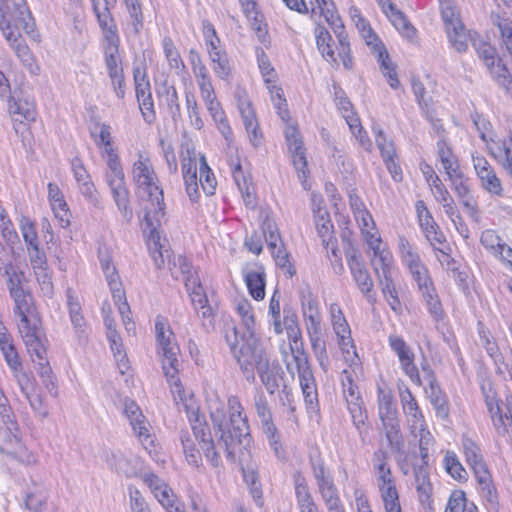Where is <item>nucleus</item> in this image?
Instances as JSON below:
<instances>
[{"instance_id": "obj_1", "label": "nucleus", "mask_w": 512, "mask_h": 512, "mask_svg": "<svg viewBox=\"0 0 512 512\" xmlns=\"http://www.w3.org/2000/svg\"><path fill=\"white\" fill-rule=\"evenodd\" d=\"M227 408L228 415L224 404L221 402H217L210 407V418L217 437L216 443L212 438L205 416L201 415L198 410L188 412L193 436L200 444L207 461L213 467H219L222 463L217 447L224 450L227 460L235 462L236 447L242 446L247 449L252 440L248 419L244 414L240 399L235 395L229 396Z\"/></svg>"}, {"instance_id": "obj_2", "label": "nucleus", "mask_w": 512, "mask_h": 512, "mask_svg": "<svg viewBox=\"0 0 512 512\" xmlns=\"http://www.w3.org/2000/svg\"><path fill=\"white\" fill-rule=\"evenodd\" d=\"M13 27L22 29L26 34L33 37L35 22L23 0L3 1L0 7V29L22 65L32 75H38L40 67L36 63L31 49L21 35L14 32Z\"/></svg>"}, {"instance_id": "obj_3", "label": "nucleus", "mask_w": 512, "mask_h": 512, "mask_svg": "<svg viewBox=\"0 0 512 512\" xmlns=\"http://www.w3.org/2000/svg\"><path fill=\"white\" fill-rule=\"evenodd\" d=\"M225 341L244 378L250 383L255 382V370L268 360L260 340L254 332H241L233 325L226 328Z\"/></svg>"}, {"instance_id": "obj_4", "label": "nucleus", "mask_w": 512, "mask_h": 512, "mask_svg": "<svg viewBox=\"0 0 512 512\" xmlns=\"http://www.w3.org/2000/svg\"><path fill=\"white\" fill-rule=\"evenodd\" d=\"M286 332L289 339V349L292 353V360L295 364V366L292 367L291 363L286 362V368L291 375H294L295 371L297 372L306 407L311 412H316L319 408L317 385L308 361V356L303 349L300 328L289 329L286 330Z\"/></svg>"}, {"instance_id": "obj_5", "label": "nucleus", "mask_w": 512, "mask_h": 512, "mask_svg": "<svg viewBox=\"0 0 512 512\" xmlns=\"http://www.w3.org/2000/svg\"><path fill=\"white\" fill-rule=\"evenodd\" d=\"M155 334L158 345V354L162 359V369L167 381L174 387L173 392L181 397L182 387L178 377L180 362L178 360L179 347L172 343L174 336L166 317L158 315L155 319Z\"/></svg>"}, {"instance_id": "obj_6", "label": "nucleus", "mask_w": 512, "mask_h": 512, "mask_svg": "<svg viewBox=\"0 0 512 512\" xmlns=\"http://www.w3.org/2000/svg\"><path fill=\"white\" fill-rule=\"evenodd\" d=\"M132 179L137 188L149 196L153 207L151 213L155 215V220L158 222L159 218L164 216V195L151 160L144 152H138V159L133 163Z\"/></svg>"}, {"instance_id": "obj_7", "label": "nucleus", "mask_w": 512, "mask_h": 512, "mask_svg": "<svg viewBox=\"0 0 512 512\" xmlns=\"http://www.w3.org/2000/svg\"><path fill=\"white\" fill-rule=\"evenodd\" d=\"M440 10L449 42L458 52H465L469 32L460 19L459 11L451 0H440Z\"/></svg>"}, {"instance_id": "obj_8", "label": "nucleus", "mask_w": 512, "mask_h": 512, "mask_svg": "<svg viewBox=\"0 0 512 512\" xmlns=\"http://www.w3.org/2000/svg\"><path fill=\"white\" fill-rule=\"evenodd\" d=\"M98 26L102 32L101 48L108 75L124 71L120 55V36L117 24Z\"/></svg>"}, {"instance_id": "obj_9", "label": "nucleus", "mask_w": 512, "mask_h": 512, "mask_svg": "<svg viewBox=\"0 0 512 512\" xmlns=\"http://www.w3.org/2000/svg\"><path fill=\"white\" fill-rule=\"evenodd\" d=\"M254 408L260 419L262 431L266 435L270 447L277 456H281L283 449L280 442V434L273 422L267 398L262 391L257 392L254 396Z\"/></svg>"}, {"instance_id": "obj_10", "label": "nucleus", "mask_w": 512, "mask_h": 512, "mask_svg": "<svg viewBox=\"0 0 512 512\" xmlns=\"http://www.w3.org/2000/svg\"><path fill=\"white\" fill-rule=\"evenodd\" d=\"M17 431L12 425L0 428V453L27 465L36 463V456L24 446Z\"/></svg>"}, {"instance_id": "obj_11", "label": "nucleus", "mask_w": 512, "mask_h": 512, "mask_svg": "<svg viewBox=\"0 0 512 512\" xmlns=\"http://www.w3.org/2000/svg\"><path fill=\"white\" fill-rule=\"evenodd\" d=\"M19 333L27 348L31 360H45L47 356L48 340L42 328V322H33L29 325H18Z\"/></svg>"}, {"instance_id": "obj_12", "label": "nucleus", "mask_w": 512, "mask_h": 512, "mask_svg": "<svg viewBox=\"0 0 512 512\" xmlns=\"http://www.w3.org/2000/svg\"><path fill=\"white\" fill-rule=\"evenodd\" d=\"M479 57L485 62L490 70L493 79L503 87L506 93L512 98V76L507 67L499 59L495 64V49L487 43L482 44L478 49Z\"/></svg>"}, {"instance_id": "obj_13", "label": "nucleus", "mask_w": 512, "mask_h": 512, "mask_svg": "<svg viewBox=\"0 0 512 512\" xmlns=\"http://www.w3.org/2000/svg\"><path fill=\"white\" fill-rule=\"evenodd\" d=\"M388 343L391 350L398 356L403 372L413 383L421 385L419 371L414 363L415 355L405 340L400 336L390 335Z\"/></svg>"}, {"instance_id": "obj_14", "label": "nucleus", "mask_w": 512, "mask_h": 512, "mask_svg": "<svg viewBox=\"0 0 512 512\" xmlns=\"http://www.w3.org/2000/svg\"><path fill=\"white\" fill-rule=\"evenodd\" d=\"M106 181L119 211L127 221H130L133 217V212L129 205V192L125 185L124 171L120 170L118 174L109 170L106 173Z\"/></svg>"}, {"instance_id": "obj_15", "label": "nucleus", "mask_w": 512, "mask_h": 512, "mask_svg": "<svg viewBox=\"0 0 512 512\" xmlns=\"http://www.w3.org/2000/svg\"><path fill=\"white\" fill-rule=\"evenodd\" d=\"M237 107L250 143L254 148H259L263 144V134L260 130L252 104L245 94H238Z\"/></svg>"}, {"instance_id": "obj_16", "label": "nucleus", "mask_w": 512, "mask_h": 512, "mask_svg": "<svg viewBox=\"0 0 512 512\" xmlns=\"http://www.w3.org/2000/svg\"><path fill=\"white\" fill-rule=\"evenodd\" d=\"M424 379L428 384L426 390L431 405L435 409L436 416L447 420L449 417V403L443 390L441 389L434 371L429 366H423Z\"/></svg>"}, {"instance_id": "obj_17", "label": "nucleus", "mask_w": 512, "mask_h": 512, "mask_svg": "<svg viewBox=\"0 0 512 512\" xmlns=\"http://www.w3.org/2000/svg\"><path fill=\"white\" fill-rule=\"evenodd\" d=\"M161 218L156 222L155 215H152L151 210L146 208L144 215V222L146 229L149 230V250L155 266L161 269L165 265V260H170V254L168 250H163V246L160 243V233L157 230V226L160 224Z\"/></svg>"}, {"instance_id": "obj_18", "label": "nucleus", "mask_w": 512, "mask_h": 512, "mask_svg": "<svg viewBox=\"0 0 512 512\" xmlns=\"http://www.w3.org/2000/svg\"><path fill=\"white\" fill-rule=\"evenodd\" d=\"M124 412L129 419L134 434L146 450L154 445L153 437L150 435L145 416L134 401H126Z\"/></svg>"}, {"instance_id": "obj_19", "label": "nucleus", "mask_w": 512, "mask_h": 512, "mask_svg": "<svg viewBox=\"0 0 512 512\" xmlns=\"http://www.w3.org/2000/svg\"><path fill=\"white\" fill-rule=\"evenodd\" d=\"M14 300V315L19 318L18 325H29L33 324V322H40L41 318L36 311V308L33 304L32 296L22 290L11 296Z\"/></svg>"}, {"instance_id": "obj_20", "label": "nucleus", "mask_w": 512, "mask_h": 512, "mask_svg": "<svg viewBox=\"0 0 512 512\" xmlns=\"http://www.w3.org/2000/svg\"><path fill=\"white\" fill-rule=\"evenodd\" d=\"M142 479L163 507H172V502L176 500V496L163 479L152 472L145 473Z\"/></svg>"}, {"instance_id": "obj_21", "label": "nucleus", "mask_w": 512, "mask_h": 512, "mask_svg": "<svg viewBox=\"0 0 512 512\" xmlns=\"http://www.w3.org/2000/svg\"><path fill=\"white\" fill-rule=\"evenodd\" d=\"M399 396L403 412L407 417L412 433H414V431L417 430L419 426H424V415L422 414L415 397L408 387L400 389Z\"/></svg>"}, {"instance_id": "obj_22", "label": "nucleus", "mask_w": 512, "mask_h": 512, "mask_svg": "<svg viewBox=\"0 0 512 512\" xmlns=\"http://www.w3.org/2000/svg\"><path fill=\"white\" fill-rule=\"evenodd\" d=\"M265 276L264 267L258 264L244 274L249 294L257 301L265 297Z\"/></svg>"}, {"instance_id": "obj_23", "label": "nucleus", "mask_w": 512, "mask_h": 512, "mask_svg": "<svg viewBox=\"0 0 512 512\" xmlns=\"http://www.w3.org/2000/svg\"><path fill=\"white\" fill-rule=\"evenodd\" d=\"M387 458V453L380 449L376 450L372 456L378 489H380V487L384 488L396 485L391 468L387 463Z\"/></svg>"}, {"instance_id": "obj_24", "label": "nucleus", "mask_w": 512, "mask_h": 512, "mask_svg": "<svg viewBox=\"0 0 512 512\" xmlns=\"http://www.w3.org/2000/svg\"><path fill=\"white\" fill-rule=\"evenodd\" d=\"M128 14L127 30L133 35H139L144 27L142 0H122Z\"/></svg>"}, {"instance_id": "obj_25", "label": "nucleus", "mask_w": 512, "mask_h": 512, "mask_svg": "<svg viewBox=\"0 0 512 512\" xmlns=\"http://www.w3.org/2000/svg\"><path fill=\"white\" fill-rule=\"evenodd\" d=\"M8 111L11 116L15 117V123L23 124V121H34L36 117V110L33 103L27 100H15L13 97H8ZM15 131L18 132L17 124H14Z\"/></svg>"}, {"instance_id": "obj_26", "label": "nucleus", "mask_w": 512, "mask_h": 512, "mask_svg": "<svg viewBox=\"0 0 512 512\" xmlns=\"http://www.w3.org/2000/svg\"><path fill=\"white\" fill-rule=\"evenodd\" d=\"M257 373L266 390L271 395L278 390L280 386L279 381L284 375L282 368L278 364H270L269 360L257 369Z\"/></svg>"}, {"instance_id": "obj_27", "label": "nucleus", "mask_w": 512, "mask_h": 512, "mask_svg": "<svg viewBox=\"0 0 512 512\" xmlns=\"http://www.w3.org/2000/svg\"><path fill=\"white\" fill-rule=\"evenodd\" d=\"M349 270L361 293L366 297L368 302L373 303L375 301V295L373 293L374 283L365 263L354 266Z\"/></svg>"}, {"instance_id": "obj_28", "label": "nucleus", "mask_w": 512, "mask_h": 512, "mask_svg": "<svg viewBox=\"0 0 512 512\" xmlns=\"http://www.w3.org/2000/svg\"><path fill=\"white\" fill-rule=\"evenodd\" d=\"M378 412L381 422L393 421L398 419L397 407L394 403V397L390 390L378 387Z\"/></svg>"}, {"instance_id": "obj_29", "label": "nucleus", "mask_w": 512, "mask_h": 512, "mask_svg": "<svg viewBox=\"0 0 512 512\" xmlns=\"http://www.w3.org/2000/svg\"><path fill=\"white\" fill-rule=\"evenodd\" d=\"M0 350L11 371L21 370L22 362L8 331L0 332Z\"/></svg>"}, {"instance_id": "obj_30", "label": "nucleus", "mask_w": 512, "mask_h": 512, "mask_svg": "<svg viewBox=\"0 0 512 512\" xmlns=\"http://www.w3.org/2000/svg\"><path fill=\"white\" fill-rule=\"evenodd\" d=\"M179 438L188 464L195 468L202 466V455L200 450L196 448L197 440L195 437L188 430H181Z\"/></svg>"}, {"instance_id": "obj_31", "label": "nucleus", "mask_w": 512, "mask_h": 512, "mask_svg": "<svg viewBox=\"0 0 512 512\" xmlns=\"http://www.w3.org/2000/svg\"><path fill=\"white\" fill-rule=\"evenodd\" d=\"M412 276L413 281L417 284L420 293L425 291H433L434 283L430 276L429 270L422 260H418L406 266Z\"/></svg>"}, {"instance_id": "obj_32", "label": "nucleus", "mask_w": 512, "mask_h": 512, "mask_svg": "<svg viewBox=\"0 0 512 512\" xmlns=\"http://www.w3.org/2000/svg\"><path fill=\"white\" fill-rule=\"evenodd\" d=\"M414 477L418 498L422 504L431 502L432 485L429 480L428 466L415 465Z\"/></svg>"}, {"instance_id": "obj_33", "label": "nucleus", "mask_w": 512, "mask_h": 512, "mask_svg": "<svg viewBox=\"0 0 512 512\" xmlns=\"http://www.w3.org/2000/svg\"><path fill=\"white\" fill-rule=\"evenodd\" d=\"M105 462L117 474L126 477H131L134 474V468L131 466L130 460L119 450L106 451Z\"/></svg>"}, {"instance_id": "obj_34", "label": "nucleus", "mask_w": 512, "mask_h": 512, "mask_svg": "<svg viewBox=\"0 0 512 512\" xmlns=\"http://www.w3.org/2000/svg\"><path fill=\"white\" fill-rule=\"evenodd\" d=\"M376 47L381 72L387 78L389 86L396 90L400 87V81L396 73L395 65L392 63L384 45L376 44Z\"/></svg>"}, {"instance_id": "obj_35", "label": "nucleus", "mask_w": 512, "mask_h": 512, "mask_svg": "<svg viewBox=\"0 0 512 512\" xmlns=\"http://www.w3.org/2000/svg\"><path fill=\"white\" fill-rule=\"evenodd\" d=\"M316 45L321 55L330 62H336L335 52L333 49V39L328 30L317 25L315 28Z\"/></svg>"}, {"instance_id": "obj_36", "label": "nucleus", "mask_w": 512, "mask_h": 512, "mask_svg": "<svg viewBox=\"0 0 512 512\" xmlns=\"http://www.w3.org/2000/svg\"><path fill=\"white\" fill-rule=\"evenodd\" d=\"M98 25L117 24L111 12L117 0H90Z\"/></svg>"}, {"instance_id": "obj_37", "label": "nucleus", "mask_w": 512, "mask_h": 512, "mask_svg": "<svg viewBox=\"0 0 512 512\" xmlns=\"http://www.w3.org/2000/svg\"><path fill=\"white\" fill-rule=\"evenodd\" d=\"M480 180L481 187L494 197H503L504 189L501 180L498 178L494 168L483 171L477 175Z\"/></svg>"}, {"instance_id": "obj_38", "label": "nucleus", "mask_w": 512, "mask_h": 512, "mask_svg": "<svg viewBox=\"0 0 512 512\" xmlns=\"http://www.w3.org/2000/svg\"><path fill=\"white\" fill-rule=\"evenodd\" d=\"M385 429V435L389 442L390 447L397 453L403 452L404 440L400 431L399 420L382 422Z\"/></svg>"}, {"instance_id": "obj_39", "label": "nucleus", "mask_w": 512, "mask_h": 512, "mask_svg": "<svg viewBox=\"0 0 512 512\" xmlns=\"http://www.w3.org/2000/svg\"><path fill=\"white\" fill-rule=\"evenodd\" d=\"M444 466L447 473L459 482H465L468 479V473L460 463L457 455L453 451H447L444 457Z\"/></svg>"}, {"instance_id": "obj_40", "label": "nucleus", "mask_w": 512, "mask_h": 512, "mask_svg": "<svg viewBox=\"0 0 512 512\" xmlns=\"http://www.w3.org/2000/svg\"><path fill=\"white\" fill-rule=\"evenodd\" d=\"M412 92L415 96L416 102L419 105L423 115H430V110L434 108L432 97L426 96V89L424 84L418 79L413 77L411 80Z\"/></svg>"}, {"instance_id": "obj_41", "label": "nucleus", "mask_w": 512, "mask_h": 512, "mask_svg": "<svg viewBox=\"0 0 512 512\" xmlns=\"http://www.w3.org/2000/svg\"><path fill=\"white\" fill-rule=\"evenodd\" d=\"M162 48L164 56L168 62V65L171 69L174 70H183L185 69V64L180 56L178 49L176 48L172 38L170 36H165L162 39Z\"/></svg>"}, {"instance_id": "obj_42", "label": "nucleus", "mask_w": 512, "mask_h": 512, "mask_svg": "<svg viewBox=\"0 0 512 512\" xmlns=\"http://www.w3.org/2000/svg\"><path fill=\"white\" fill-rule=\"evenodd\" d=\"M241 471L243 475V479L245 483L250 488V491L254 498L261 497V489L260 482L258 478V472L256 470V465L253 463H247L244 465V460L240 459Z\"/></svg>"}, {"instance_id": "obj_43", "label": "nucleus", "mask_w": 512, "mask_h": 512, "mask_svg": "<svg viewBox=\"0 0 512 512\" xmlns=\"http://www.w3.org/2000/svg\"><path fill=\"white\" fill-rule=\"evenodd\" d=\"M199 182L201 184L202 190L207 196H212L215 193L216 190V178L208 166V163L206 161V158L204 156H201L200 158V166H199Z\"/></svg>"}, {"instance_id": "obj_44", "label": "nucleus", "mask_w": 512, "mask_h": 512, "mask_svg": "<svg viewBox=\"0 0 512 512\" xmlns=\"http://www.w3.org/2000/svg\"><path fill=\"white\" fill-rule=\"evenodd\" d=\"M415 210L417 213L418 223L423 234L432 233V230L438 228V224L435 222L431 212L428 210L423 200L416 201Z\"/></svg>"}, {"instance_id": "obj_45", "label": "nucleus", "mask_w": 512, "mask_h": 512, "mask_svg": "<svg viewBox=\"0 0 512 512\" xmlns=\"http://www.w3.org/2000/svg\"><path fill=\"white\" fill-rule=\"evenodd\" d=\"M421 296L426 303L427 310L434 321L439 322L444 317V309L438 296L437 290L434 287L433 291H425Z\"/></svg>"}, {"instance_id": "obj_46", "label": "nucleus", "mask_w": 512, "mask_h": 512, "mask_svg": "<svg viewBox=\"0 0 512 512\" xmlns=\"http://www.w3.org/2000/svg\"><path fill=\"white\" fill-rule=\"evenodd\" d=\"M310 465L318 489L334 483L333 477L326 470L325 463L320 456L310 457Z\"/></svg>"}, {"instance_id": "obj_47", "label": "nucleus", "mask_w": 512, "mask_h": 512, "mask_svg": "<svg viewBox=\"0 0 512 512\" xmlns=\"http://www.w3.org/2000/svg\"><path fill=\"white\" fill-rule=\"evenodd\" d=\"M463 453L465 455L466 463L472 467L478 463L484 462L483 455L479 445L466 435L462 436L461 439Z\"/></svg>"}, {"instance_id": "obj_48", "label": "nucleus", "mask_w": 512, "mask_h": 512, "mask_svg": "<svg viewBox=\"0 0 512 512\" xmlns=\"http://www.w3.org/2000/svg\"><path fill=\"white\" fill-rule=\"evenodd\" d=\"M185 287L195 310H198V307L208 303L206 293L200 283L199 278H193L190 276V278L186 280Z\"/></svg>"}, {"instance_id": "obj_49", "label": "nucleus", "mask_w": 512, "mask_h": 512, "mask_svg": "<svg viewBox=\"0 0 512 512\" xmlns=\"http://www.w3.org/2000/svg\"><path fill=\"white\" fill-rule=\"evenodd\" d=\"M209 58L215 75L221 80H229L232 76V66L226 51L210 56Z\"/></svg>"}, {"instance_id": "obj_50", "label": "nucleus", "mask_w": 512, "mask_h": 512, "mask_svg": "<svg viewBox=\"0 0 512 512\" xmlns=\"http://www.w3.org/2000/svg\"><path fill=\"white\" fill-rule=\"evenodd\" d=\"M48 495L44 490L28 491L25 496V508L31 512H43L47 508Z\"/></svg>"}, {"instance_id": "obj_51", "label": "nucleus", "mask_w": 512, "mask_h": 512, "mask_svg": "<svg viewBox=\"0 0 512 512\" xmlns=\"http://www.w3.org/2000/svg\"><path fill=\"white\" fill-rule=\"evenodd\" d=\"M168 265H169V269L171 271L172 276L175 277L176 279H178V275H177V271H175V268L179 269V272L183 276L185 285H186V280L188 278H190V276L193 278H199L197 276V274L192 271L193 266H192L191 262L189 261V259L185 256L178 255L177 257H174L173 262H171V260H169Z\"/></svg>"}, {"instance_id": "obj_52", "label": "nucleus", "mask_w": 512, "mask_h": 512, "mask_svg": "<svg viewBox=\"0 0 512 512\" xmlns=\"http://www.w3.org/2000/svg\"><path fill=\"white\" fill-rule=\"evenodd\" d=\"M381 498L386 512H401L399 494L396 485L380 487Z\"/></svg>"}, {"instance_id": "obj_53", "label": "nucleus", "mask_w": 512, "mask_h": 512, "mask_svg": "<svg viewBox=\"0 0 512 512\" xmlns=\"http://www.w3.org/2000/svg\"><path fill=\"white\" fill-rule=\"evenodd\" d=\"M315 224L317 232L322 238L323 244L328 245V240L331 238L330 233L333 229V224L327 210L318 209L317 214L315 215Z\"/></svg>"}, {"instance_id": "obj_54", "label": "nucleus", "mask_w": 512, "mask_h": 512, "mask_svg": "<svg viewBox=\"0 0 512 512\" xmlns=\"http://www.w3.org/2000/svg\"><path fill=\"white\" fill-rule=\"evenodd\" d=\"M338 109L341 111L342 116L345 118L347 124L352 132L356 129L361 133L362 126L359 118L356 116L351 101L347 98L336 102Z\"/></svg>"}, {"instance_id": "obj_55", "label": "nucleus", "mask_w": 512, "mask_h": 512, "mask_svg": "<svg viewBox=\"0 0 512 512\" xmlns=\"http://www.w3.org/2000/svg\"><path fill=\"white\" fill-rule=\"evenodd\" d=\"M34 363L37 365V372L41 377L43 384L48 389L51 395L56 396L57 387L53 380V373L49 365L47 356L45 357V360H35Z\"/></svg>"}, {"instance_id": "obj_56", "label": "nucleus", "mask_w": 512, "mask_h": 512, "mask_svg": "<svg viewBox=\"0 0 512 512\" xmlns=\"http://www.w3.org/2000/svg\"><path fill=\"white\" fill-rule=\"evenodd\" d=\"M256 58L258 67L260 69L261 75L264 78L266 84H270L275 82L276 73L275 70L269 60L268 55L262 48H256Z\"/></svg>"}, {"instance_id": "obj_57", "label": "nucleus", "mask_w": 512, "mask_h": 512, "mask_svg": "<svg viewBox=\"0 0 512 512\" xmlns=\"http://www.w3.org/2000/svg\"><path fill=\"white\" fill-rule=\"evenodd\" d=\"M236 310L246 329L244 332H254L255 318L250 302L246 299L239 300L236 304Z\"/></svg>"}, {"instance_id": "obj_58", "label": "nucleus", "mask_w": 512, "mask_h": 512, "mask_svg": "<svg viewBox=\"0 0 512 512\" xmlns=\"http://www.w3.org/2000/svg\"><path fill=\"white\" fill-rule=\"evenodd\" d=\"M269 249L271 250L276 265L284 270L290 278L293 277L296 274V269L290 263L289 253L286 251L285 247L281 244L280 246L277 245V248Z\"/></svg>"}, {"instance_id": "obj_59", "label": "nucleus", "mask_w": 512, "mask_h": 512, "mask_svg": "<svg viewBox=\"0 0 512 512\" xmlns=\"http://www.w3.org/2000/svg\"><path fill=\"white\" fill-rule=\"evenodd\" d=\"M481 495L489 512H499L500 503L497 489L493 482L480 486Z\"/></svg>"}, {"instance_id": "obj_60", "label": "nucleus", "mask_w": 512, "mask_h": 512, "mask_svg": "<svg viewBox=\"0 0 512 512\" xmlns=\"http://www.w3.org/2000/svg\"><path fill=\"white\" fill-rule=\"evenodd\" d=\"M0 229L3 239L8 245L11 246L12 250L14 245L19 242V236L16 230L13 228L11 220L7 217L4 210L0 213Z\"/></svg>"}, {"instance_id": "obj_61", "label": "nucleus", "mask_w": 512, "mask_h": 512, "mask_svg": "<svg viewBox=\"0 0 512 512\" xmlns=\"http://www.w3.org/2000/svg\"><path fill=\"white\" fill-rule=\"evenodd\" d=\"M342 375L343 394L346 399V402L348 403L362 400L360 392L358 390V386L354 382L351 373L347 370H344L342 372Z\"/></svg>"}, {"instance_id": "obj_62", "label": "nucleus", "mask_w": 512, "mask_h": 512, "mask_svg": "<svg viewBox=\"0 0 512 512\" xmlns=\"http://www.w3.org/2000/svg\"><path fill=\"white\" fill-rule=\"evenodd\" d=\"M165 102L174 121L181 116L178 93L174 86H164Z\"/></svg>"}, {"instance_id": "obj_63", "label": "nucleus", "mask_w": 512, "mask_h": 512, "mask_svg": "<svg viewBox=\"0 0 512 512\" xmlns=\"http://www.w3.org/2000/svg\"><path fill=\"white\" fill-rule=\"evenodd\" d=\"M185 100L187 113L191 119L192 126L196 129H201L203 127V121L200 117L199 108L194 93L187 91L185 93Z\"/></svg>"}, {"instance_id": "obj_64", "label": "nucleus", "mask_w": 512, "mask_h": 512, "mask_svg": "<svg viewBox=\"0 0 512 512\" xmlns=\"http://www.w3.org/2000/svg\"><path fill=\"white\" fill-rule=\"evenodd\" d=\"M466 494L462 490H454L449 499L444 512H465Z\"/></svg>"}]
</instances>
